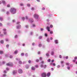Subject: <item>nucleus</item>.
<instances>
[{"mask_svg": "<svg viewBox=\"0 0 77 77\" xmlns=\"http://www.w3.org/2000/svg\"><path fill=\"white\" fill-rule=\"evenodd\" d=\"M16 9L14 8H12L10 9V12L12 13L13 14H15V12H16Z\"/></svg>", "mask_w": 77, "mask_h": 77, "instance_id": "1", "label": "nucleus"}, {"mask_svg": "<svg viewBox=\"0 0 77 77\" xmlns=\"http://www.w3.org/2000/svg\"><path fill=\"white\" fill-rule=\"evenodd\" d=\"M7 66H13V63L11 62H10L6 64Z\"/></svg>", "mask_w": 77, "mask_h": 77, "instance_id": "2", "label": "nucleus"}, {"mask_svg": "<svg viewBox=\"0 0 77 77\" xmlns=\"http://www.w3.org/2000/svg\"><path fill=\"white\" fill-rule=\"evenodd\" d=\"M34 17L36 19H38V17H39V15H38L37 14H35L34 15Z\"/></svg>", "mask_w": 77, "mask_h": 77, "instance_id": "3", "label": "nucleus"}, {"mask_svg": "<svg viewBox=\"0 0 77 77\" xmlns=\"http://www.w3.org/2000/svg\"><path fill=\"white\" fill-rule=\"evenodd\" d=\"M42 77H46L47 75L46 73L45 72L43 73L42 74Z\"/></svg>", "mask_w": 77, "mask_h": 77, "instance_id": "4", "label": "nucleus"}, {"mask_svg": "<svg viewBox=\"0 0 77 77\" xmlns=\"http://www.w3.org/2000/svg\"><path fill=\"white\" fill-rule=\"evenodd\" d=\"M18 72L19 74H21L22 73H23V70L22 69H20L18 70Z\"/></svg>", "mask_w": 77, "mask_h": 77, "instance_id": "5", "label": "nucleus"}, {"mask_svg": "<svg viewBox=\"0 0 77 77\" xmlns=\"http://www.w3.org/2000/svg\"><path fill=\"white\" fill-rule=\"evenodd\" d=\"M50 28L48 26H47V29L48 30V32H50Z\"/></svg>", "mask_w": 77, "mask_h": 77, "instance_id": "6", "label": "nucleus"}, {"mask_svg": "<svg viewBox=\"0 0 77 77\" xmlns=\"http://www.w3.org/2000/svg\"><path fill=\"white\" fill-rule=\"evenodd\" d=\"M50 72H48L47 73V76L48 77H50Z\"/></svg>", "mask_w": 77, "mask_h": 77, "instance_id": "7", "label": "nucleus"}, {"mask_svg": "<svg viewBox=\"0 0 77 77\" xmlns=\"http://www.w3.org/2000/svg\"><path fill=\"white\" fill-rule=\"evenodd\" d=\"M16 73H17V71H14L13 72V74H16Z\"/></svg>", "mask_w": 77, "mask_h": 77, "instance_id": "8", "label": "nucleus"}, {"mask_svg": "<svg viewBox=\"0 0 77 77\" xmlns=\"http://www.w3.org/2000/svg\"><path fill=\"white\" fill-rule=\"evenodd\" d=\"M31 69L32 70H33L34 71V70H35V67H32V68H31Z\"/></svg>", "mask_w": 77, "mask_h": 77, "instance_id": "9", "label": "nucleus"}, {"mask_svg": "<svg viewBox=\"0 0 77 77\" xmlns=\"http://www.w3.org/2000/svg\"><path fill=\"white\" fill-rule=\"evenodd\" d=\"M20 27H21V26H17V29H19L20 28Z\"/></svg>", "mask_w": 77, "mask_h": 77, "instance_id": "10", "label": "nucleus"}, {"mask_svg": "<svg viewBox=\"0 0 77 77\" xmlns=\"http://www.w3.org/2000/svg\"><path fill=\"white\" fill-rule=\"evenodd\" d=\"M2 3H3V4L4 5H5L6 4V2H5V1H2Z\"/></svg>", "mask_w": 77, "mask_h": 77, "instance_id": "11", "label": "nucleus"}, {"mask_svg": "<svg viewBox=\"0 0 77 77\" xmlns=\"http://www.w3.org/2000/svg\"><path fill=\"white\" fill-rule=\"evenodd\" d=\"M3 51H0V54H3Z\"/></svg>", "mask_w": 77, "mask_h": 77, "instance_id": "12", "label": "nucleus"}, {"mask_svg": "<svg viewBox=\"0 0 77 77\" xmlns=\"http://www.w3.org/2000/svg\"><path fill=\"white\" fill-rule=\"evenodd\" d=\"M0 42H1V44H3L4 42L3 41V40H2Z\"/></svg>", "mask_w": 77, "mask_h": 77, "instance_id": "13", "label": "nucleus"}, {"mask_svg": "<svg viewBox=\"0 0 77 77\" xmlns=\"http://www.w3.org/2000/svg\"><path fill=\"white\" fill-rule=\"evenodd\" d=\"M55 44H57V43H58V42L57 40H55Z\"/></svg>", "mask_w": 77, "mask_h": 77, "instance_id": "14", "label": "nucleus"}, {"mask_svg": "<svg viewBox=\"0 0 77 77\" xmlns=\"http://www.w3.org/2000/svg\"><path fill=\"white\" fill-rule=\"evenodd\" d=\"M4 34L5 35H7V33L6 32H4Z\"/></svg>", "mask_w": 77, "mask_h": 77, "instance_id": "15", "label": "nucleus"}, {"mask_svg": "<svg viewBox=\"0 0 77 77\" xmlns=\"http://www.w3.org/2000/svg\"><path fill=\"white\" fill-rule=\"evenodd\" d=\"M18 53V51L16 50L14 52V54H17V53Z\"/></svg>", "mask_w": 77, "mask_h": 77, "instance_id": "16", "label": "nucleus"}, {"mask_svg": "<svg viewBox=\"0 0 77 77\" xmlns=\"http://www.w3.org/2000/svg\"><path fill=\"white\" fill-rule=\"evenodd\" d=\"M29 21L30 22V23H32V22H33V20H32V21H31V20H29Z\"/></svg>", "mask_w": 77, "mask_h": 77, "instance_id": "17", "label": "nucleus"}, {"mask_svg": "<svg viewBox=\"0 0 77 77\" xmlns=\"http://www.w3.org/2000/svg\"><path fill=\"white\" fill-rule=\"evenodd\" d=\"M42 36H40L39 37L38 39H42Z\"/></svg>", "mask_w": 77, "mask_h": 77, "instance_id": "18", "label": "nucleus"}, {"mask_svg": "<svg viewBox=\"0 0 77 77\" xmlns=\"http://www.w3.org/2000/svg\"><path fill=\"white\" fill-rule=\"evenodd\" d=\"M60 63H61V64H62L63 63H64V61H62L60 62Z\"/></svg>", "mask_w": 77, "mask_h": 77, "instance_id": "19", "label": "nucleus"}, {"mask_svg": "<svg viewBox=\"0 0 77 77\" xmlns=\"http://www.w3.org/2000/svg\"><path fill=\"white\" fill-rule=\"evenodd\" d=\"M4 35L3 34H1V35H0V36H1V37H2V36H4Z\"/></svg>", "mask_w": 77, "mask_h": 77, "instance_id": "20", "label": "nucleus"}, {"mask_svg": "<svg viewBox=\"0 0 77 77\" xmlns=\"http://www.w3.org/2000/svg\"><path fill=\"white\" fill-rule=\"evenodd\" d=\"M35 67L36 68H38V67H39V66H38V65H36L35 66Z\"/></svg>", "mask_w": 77, "mask_h": 77, "instance_id": "21", "label": "nucleus"}, {"mask_svg": "<svg viewBox=\"0 0 77 77\" xmlns=\"http://www.w3.org/2000/svg\"><path fill=\"white\" fill-rule=\"evenodd\" d=\"M54 52H51V55H53V54H54Z\"/></svg>", "mask_w": 77, "mask_h": 77, "instance_id": "22", "label": "nucleus"}, {"mask_svg": "<svg viewBox=\"0 0 77 77\" xmlns=\"http://www.w3.org/2000/svg\"><path fill=\"white\" fill-rule=\"evenodd\" d=\"M37 53L38 54H41V52L40 51H38Z\"/></svg>", "mask_w": 77, "mask_h": 77, "instance_id": "23", "label": "nucleus"}, {"mask_svg": "<svg viewBox=\"0 0 77 77\" xmlns=\"http://www.w3.org/2000/svg\"><path fill=\"white\" fill-rule=\"evenodd\" d=\"M41 67H42V68L43 67H44V66L43 65V64H42L40 65Z\"/></svg>", "mask_w": 77, "mask_h": 77, "instance_id": "24", "label": "nucleus"}, {"mask_svg": "<svg viewBox=\"0 0 77 77\" xmlns=\"http://www.w3.org/2000/svg\"><path fill=\"white\" fill-rule=\"evenodd\" d=\"M0 20L1 21H2L3 20V18L2 17H0Z\"/></svg>", "mask_w": 77, "mask_h": 77, "instance_id": "25", "label": "nucleus"}, {"mask_svg": "<svg viewBox=\"0 0 77 77\" xmlns=\"http://www.w3.org/2000/svg\"><path fill=\"white\" fill-rule=\"evenodd\" d=\"M48 62H50L51 61V60H50V59H48Z\"/></svg>", "mask_w": 77, "mask_h": 77, "instance_id": "26", "label": "nucleus"}, {"mask_svg": "<svg viewBox=\"0 0 77 77\" xmlns=\"http://www.w3.org/2000/svg\"><path fill=\"white\" fill-rule=\"evenodd\" d=\"M22 20H23V21H24V20L25 18L24 17H22Z\"/></svg>", "mask_w": 77, "mask_h": 77, "instance_id": "27", "label": "nucleus"}, {"mask_svg": "<svg viewBox=\"0 0 77 77\" xmlns=\"http://www.w3.org/2000/svg\"><path fill=\"white\" fill-rule=\"evenodd\" d=\"M19 63L20 64H21V63H22V62L21 61H19Z\"/></svg>", "mask_w": 77, "mask_h": 77, "instance_id": "28", "label": "nucleus"}, {"mask_svg": "<svg viewBox=\"0 0 77 77\" xmlns=\"http://www.w3.org/2000/svg\"><path fill=\"white\" fill-rule=\"evenodd\" d=\"M3 31H4V32H5L6 31V29H3Z\"/></svg>", "mask_w": 77, "mask_h": 77, "instance_id": "29", "label": "nucleus"}, {"mask_svg": "<svg viewBox=\"0 0 77 77\" xmlns=\"http://www.w3.org/2000/svg\"><path fill=\"white\" fill-rule=\"evenodd\" d=\"M74 59L75 60H76L77 59V57H74Z\"/></svg>", "mask_w": 77, "mask_h": 77, "instance_id": "30", "label": "nucleus"}, {"mask_svg": "<svg viewBox=\"0 0 77 77\" xmlns=\"http://www.w3.org/2000/svg\"><path fill=\"white\" fill-rule=\"evenodd\" d=\"M50 27L51 28H52V27H53V26L52 25H51L50 26Z\"/></svg>", "mask_w": 77, "mask_h": 77, "instance_id": "31", "label": "nucleus"}, {"mask_svg": "<svg viewBox=\"0 0 77 77\" xmlns=\"http://www.w3.org/2000/svg\"><path fill=\"white\" fill-rule=\"evenodd\" d=\"M46 56H49V54H46Z\"/></svg>", "mask_w": 77, "mask_h": 77, "instance_id": "32", "label": "nucleus"}, {"mask_svg": "<svg viewBox=\"0 0 77 77\" xmlns=\"http://www.w3.org/2000/svg\"><path fill=\"white\" fill-rule=\"evenodd\" d=\"M7 6L8 8H9L10 7V5H7Z\"/></svg>", "mask_w": 77, "mask_h": 77, "instance_id": "33", "label": "nucleus"}, {"mask_svg": "<svg viewBox=\"0 0 77 77\" xmlns=\"http://www.w3.org/2000/svg\"><path fill=\"white\" fill-rule=\"evenodd\" d=\"M53 31H51V32H50V34H53Z\"/></svg>", "mask_w": 77, "mask_h": 77, "instance_id": "34", "label": "nucleus"}, {"mask_svg": "<svg viewBox=\"0 0 77 77\" xmlns=\"http://www.w3.org/2000/svg\"><path fill=\"white\" fill-rule=\"evenodd\" d=\"M53 65L54 66H56V64H55V63H53Z\"/></svg>", "mask_w": 77, "mask_h": 77, "instance_id": "35", "label": "nucleus"}, {"mask_svg": "<svg viewBox=\"0 0 77 77\" xmlns=\"http://www.w3.org/2000/svg\"><path fill=\"white\" fill-rule=\"evenodd\" d=\"M40 29L41 31H43V30H44V29H43V28H41Z\"/></svg>", "mask_w": 77, "mask_h": 77, "instance_id": "36", "label": "nucleus"}, {"mask_svg": "<svg viewBox=\"0 0 77 77\" xmlns=\"http://www.w3.org/2000/svg\"><path fill=\"white\" fill-rule=\"evenodd\" d=\"M28 62H29V63H30L31 62V61H30V60H29L28 61Z\"/></svg>", "mask_w": 77, "mask_h": 77, "instance_id": "37", "label": "nucleus"}, {"mask_svg": "<svg viewBox=\"0 0 77 77\" xmlns=\"http://www.w3.org/2000/svg\"><path fill=\"white\" fill-rule=\"evenodd\" d=\"M45 36H46V37H47V34L46 33H45Z\"/></svg>", "mask_w": 77, "mask_h": 77, "instance_id": "38", "label": "nucleus"}, {"mask_svg": "<svg viewBox=\"0 0 77 77\" xmlns=\"http://www.w3.org/2000/svg\"><path fill=\"white\" fill-rule=\"evenodd\" d=\"M2 25H3L2 23H0V26H2Z\"/></svg>", "mask_w": 77, "mask_h": 77, "instance_id": "39", "label": "nucleus"}, {"mask_svg": "<svg viewBox=\"0 0 77 77\" xmlns=\"http://www.w3.org/2000/svg\"><path fill=\"white\" fill-rule=\"evenodd\" d=\"M24 53H22L21 54V55L22 56H24Z\"/></svg>", "mask_w": 77, "mask_h": 77, "instance_id": "40", "label": "nucleus"}, {"mask_svg": "<svg viewBox=\"0 0 77 77\" xmlns=\"http://www.w3.org/2000/svg\"><path fill=\"white\" fill-rule=\"evenodd\" d=\"M17 37H18V36H17V35H15V38H17Z\"/></svg>", "mask_w": 77, "mask_h": 77, "instance_id": "41", "label": "nucleus"}, {"mask_svg": "<svg viewBox=\"0 0 77 77\" xmlns=\"http://www.w3.org/2000/svg\"><path fill=\"white\" fill-rule=\"evenodd\" d=\"M46 66H47L46 65H45L44 67V68H45Z\"/></svg>", "mask_w": 77, "mask_h": 77, "instance_id": "42", "label": "nucleus"}, {"mask_svg": "<svg viewBox=\"0 0 77 77\" xmlns=\"http://www.w3.org/2000/svg\"><path fill=\"white\" fill-rule=\"evenodd\" d=\"M48 42H50V40H49V38H48L47 39Z\"/></svg>", "mask_w": 77, "mask_h": 77, "instance_id": "43", "label": "nucleus"}, {"mask_svg": "<svg viewBox=\"0 0 77 77\" xmlns=\"http://www.w3.org/2000/svg\"><path fill=\"white\" fill-rule=\"evenodd\" d=\"M54 60H51V62H54Z\"/></svg>", "mask_w": 77, "mask_h": 77, "instance_id": "44", "label": "nucleus"}, {"mask_svg": "<svg viewBox=\"0 0 77 77\" xmlns=\"http://www.w3.org/2000/svg\"><path fill=\"white\" fill-rule=\"evenodd\" d=\"M34 8H32L31 10H32L33 11H34Z\"/></svg>", "mask_w": 77, "mask_h": 77, "instance_id": "45", "label": "nucleus"}, {"mask_svg": "<svg viewBox=\"0 0 77 77\" xmlns=\"http://www.w3.org/2000/svg\"><path fill=\"white\" fill-rule=\"evenodd\" d=\"M59 57L60 58H62V56H61V55H60Z\"/></svg>", "mask_w": 77, "mask_h": 77, "instance_id": "46", "label": "nucleus"}, {"mask_svg": "<svg viewBox=\"0 0 77 77\" xmlns=\"http://www.w3.org/2000/svg\"><path fill=\"white\" fill-rule=\"evenodd\" d=\"M66 65H69V63H66Z\"/></svg>", "mask_w": 77, "mask_h": 77, "instance_id": "47", "label": "nucleus"}, {"mask_svg": "<svg viewBox=\"0 0 77 77\" xmlns=\"http://www.w3.org/2000/svg\"><path fill=\"white\" fill-rule=\"evenodd\" d=\"M29 66H26V68L27 69H28V68H29Z\"/></svg>", "mask_w": 77, "mask_h": 77, "instance_id": "48", "label": "nucleus"}, {"mask_svg": "<svg viewBox=\"0 0 77 77\" xmlns=\"http://www.w3.org/2000/svg\"><path fill=\"white\" fill-rule=\"evenodd\" d=\"M39 59H40V60H42V57H40L39 58Z\"/></svg>", "mask_w": 77, "mask_h": 77, "instance_id": "49", "label": "nucleus"}, {"mask_svg": "<svg viewBox=\"0 0 77 77\" xmlns=\"http://www.w3.org/2000/svg\"><path fill=\"white\" fill-rule=\"evenodd\" d=\"M27 5L28 6H30V4H27Z\"/></svg>", "mask_w": 77, "mask_h": 77, "instance_id": "50", "label": "nucleus"}, {"mask_svg": "<svg viewBox=\"0 0 77 77\" xmlns=\"http://www.w3.org/2000/svg\"><path fill=\"white\" fill-rule=\"evenodd\" d=\"M67 69H70V67H67Z\"/></svg>", "mask_w": 77, "mask_h": 77, "instance_id": "51", "label": "nucleus"}, {"mask_svg": "<svg viewBox=\"0 0 77 77\" xmlns=\"http://www.w3.org/2000/svg\"><path fill=\"white\" fill-rule=\"evenodd\" d=\"M41 63H42L43 64V63H44V61H42L41 62Z\"/></svg>", "mask_w": 77, "mask_h": 77, "instance_id": "52", "label": "nucleus"}, {"mask_svg": "<svg viewBox=\"0 0 77 77\" xmlns=\"http://www.w3.org/2000/svg\"><path fill=\"white\" fill-rule=\"evenodd\" d=\"M51 70L52 71H53V70H54V69L53 68H52L51 69Z\"/></svg>", "mask_w": 77, "mask_h": 77, "instance_id": "53", "label": "nucleus"}, {"mask_svg": "<svg viewBox=\"0 0 77 77\" xmlns=\"http://www.w3.org/2000/svg\"><path fill=\"white\" fill-rule=\"evenodd\" d=\"M42 45L41 44H40L39 45V47H41Z\"/></svg>", "mask_w": 77, "mask_h": 77, "instance_id": "54", "label": "nucleus"}, {"mask_svg": "<svg viewBox=\"0 0 77 77\" xmlns=\"http://www.w3.org/2000/svg\"><path fill=\"white\" fill-rule=\"evenodd\" d=\"M66 59H68V56H66Z\"/></svg>", "mask_w": 77, "mask_h": 77, "instance_id": "55", "label": "nucleus"}, {"mask_svg": "<svg viewBox=\"0 0 77 77\" xmlns=\"http://www.w3.org/2000/svg\"><path fill=\"white\" fill-rule=\"evenodd\" d=\"M60 67V65H59L58 66H57V67L59 68Z\"/></svg>", "mask_w": 77, "mask_h": 77, "instance_id": "56", "label": "nucleus"}, {"mask_svg": "<svg viewBox=\"0 0 77 77\" xmlns=\"http://www.w3.org/2000/svg\"><path fill=\"white\" fill-rule=\"evenodd\" d=\"M20 6H23V4L22 3H21L20 4Z\"/></svg>", "mask_w": 77, "mask_h": 77, "instance_id": "57", "label": "nucleus"}, {"mask_svg": "<svg viewBox=\"0 0 77 77\" xmlns=\"http://www.w3.org/2000/svg\"><path fill=\"white\" fill-rule=\"evenodd\" d=\"M36 61L37 62H39V60H38V59L37 60H36Z\"/></svg>", "mask_w": 77, "mask_h": 77, "instance_id": "58", "label": "nucleus"}, {"mask_svg": "<svg viewBox=\"0 0 77 77\" xmlns=\"http://www.w3.org/2000/svg\"><path fill=\"white\" fill-rule=\"evenodd\" d=\"M6 14H9V12L7 11V12Z\"/></svg>", "mask_w": 77, "mask_h": 77, "instance_id": "59", "label": "nucleus"}, {"mask_svg": "<svg viewBox=\"0 0 77 77\" xmlns=\"http://www.w3.org/2000/svg\"><path fill=\"white\" fill-rule=\"evenodd\" d=\"M4 72V73H6V71L5 70Z\"/></svg>", "mask_w": 77, "mask_h": 77, "instance_id": "60", "label": "nucleus"}, {"mask_svg": "<svg viewBox=\"0 0 77 77\" xmlns=\"http://www.w3.org/2000/svg\"><path fill=\"white\" fill-rule=\"evenodd\" d=\"M3 64H5V61H3L2 62Z\"/></svg>", "mask_w": 77, "mask_h": 77, "instance_id": "61", "label": "nucleus"}, {"mask_svg": "<svg viewBox=\"0 0 77 77\" xmlns=\"http://www.w3.org/2000/svg\"><path fill=\"white\" fill-rule=\"evenodd\" d=\"M25 56H28V55L27 54H25Z\"/></svg>", "mask_w": 77, "mask_h": 77, "instance_id": "62", "label": "nucleus"}, {"mask_svg": "<svg viewBox=\"0 0 77 77\" xmlns=\"http://www.w3.org/2000/svg\"><path fill=\"white\" fill-rule=\"evenodd\" d=\"M32 45H35V43H32Z\"/></svg>", "mask_w": 77, "mask_h": 77, "instance_id": "63", "label": "nucleus"}, {"mask_svg": "<svg viewBox=\"0 0 77 77\" xmlns=\"http://www.w3.org/2000/svg\"><path fill=\"white\" fill-rule=\"evenodd\" d=\"M6 41H8V39H6Z\"/></svg>", "mask_w": 77, "mask_h": 77, "instance_id": "64", "label": "nucleus"}]
</instances>
